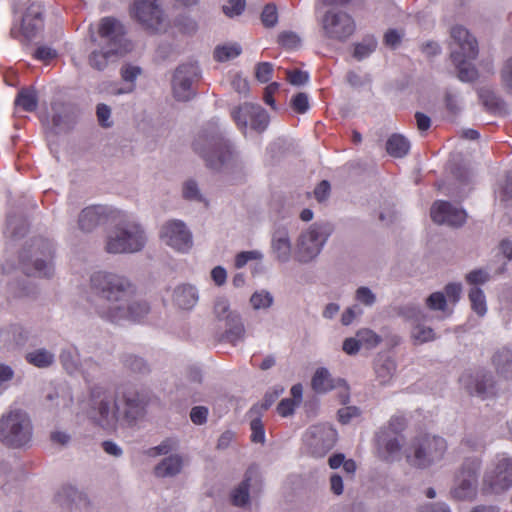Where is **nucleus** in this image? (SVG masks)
Here are the masks:
<instances>
[{
	"label": "nucleus",
	"mask_w": 512,
	"mask_h": 512,
	"mask_svg": "<svg viewBox=\"0 0 512 512\" xmlns=\"http://www.w3.org/2000/svg\"><path fill=\"white\" fill-rule=\"evenodd\" d=\"M411 338L415 344H423L435 339V333L432 328L423 325L414 326L411 332Z\"/></svg>",
	"instance_id": "ea45409f"
},
{
	"label": "nucleus",
	"mask_w": 512,
	"mask_h": 512,
	"mask_svg": "<svg viewBox=\"0 0 512 512\" xmlns=\"http://www.w3.org/2000/svg\"><path fill=\"white\" fill-rule=\"evenodd\" d=\"M195 151L211 169L218 170L232 158L229 145L220 136H199L194 143Z\"/></svg>",
	"instance_id": "9d476101"
},
{
	"label": "nucleus",
	"mask_w": 512,
	"mask_h": 512,
	"mask_svg": "<svg viewBox=\"0 0 512 512\" xmlns=\"http://www.w3.org/2000/svg\"><path fill=\"white\" fill-rule=\"evenodd\" d=\"M123 364L133 372L144 373L148 371L146 362L142 358L134 355L129 354L123 356Z\"/></svg>",
	"instance_id": "de8ad7c7"
},
{
	"label": "nucleus",
	"mask_w": 512,
	"mask_h": 512,
	"mask_svg": "<svg viewBox=\"0 0 512 512\" xmlns=\"http://www.w3.org/2000/svg\"><path fill=\"white\" fill-rule=\"evenodd\" d=\"M251 305L254 309H267L273 303L272 295L267 291L255 292L250 298Z\"/></svg>",
	"instance_id": "c03bdc74"
},
{
	"label": "nucleus",
	"mask_w": 512,
	"mask_h": 512,
	"mask_svg": "<svg viewBox=\"0 0 512 512\" xmlns=\"http://www.w3.org/2000/svg\"><path fill=\"white\" fill-rule=\"evenodd\" d=\"M481 464L479 457H469L464 460L450 491L453 499L471 500L475 497Z\"/></svg>",
	"instance_id": "1a4fd4ad"
},
{
	"label": "nucleus",
	"mask_w": 512,
	"mask_h": 512,
	"mask_svg": "<svg viewBox=\"0 0 512 512\" xmlns=\"http://www.w3.org/2000/svg\"><path fill=\"white\" fill-rule=\"evenodd\" d=\"M357 338H359L361 345H365L369 348H374L378 346L382 341L381 337L378 334H376L373 330L367 328L360 329L357 332Z\"/></svg>",
	"instance_id": "37998d69"
},
{
	"label": "nucleus",
	"mask_w": 512,
	"mask_h": 512,
	"mask_svg": "<svg viewBox=\"0 0 512 512\" xmlns=\"http://www.w3.org/2000/svg\"><path fill=\"white\" fill-rule=\"evenodd\" d=\"M125 409L122 421L127 425L136 423L145 415L146 407L150 402L149 394L146 392L128 391L123 395Z\"/></svg>",
	"instance_id": "a211bd4d"
},
{
	"label": "nucleus",
	"mask_w": 512,
	"mask_h": 512,
	"mask_svg": "<svg viewBox=\"0 0 512 512\" xmlns=\"http://www.w3.org/2000/svg\"><path fill=\"white\" fill-rule=\"evenodd\" d=\"M332 226L328 223H314L303 231L296 245V258L307 263L316 258L332 234Z\"/></svg>",
	"instance_id": "0eeeda50"
},
{
	"label": "nucleus",
	"mask_w": 512,
	"mask_h": 512,
	"mask_svg": "<svg viewBox=\"0 0 512 512\" xmlns=\"http://www.w3.org/2000/svg\"><path fill=\"white\" fill-rule=\"evenodd\" d=\"M386 149L389 155L402 158L409 152L410 142L401 134H393L387 140Z\"/></svg>",
	"instance_id": "7c9ffc66"
},
{
	"label": "nucleus",
	"mask_w": 512,
	"mask_h": 512,
	"mask_svg": "<svg viewBox=\"0 0 512 512\" xmlns=\"http://www.w3.org/2000/svg\"><path fill=\"white\" fill-rule=\"evenodd\" d=\"M447 299L441 292H434L426 299V305L431 310L444 311L446 308Z\"/></svg>",
	"instance_id": "603ef678"
},
{
	"label": "nucleus",
	"mask_w": 512,
	"mask_h": 512,
	"mask_svg": "<svg viewBox=\"0 0 512 512\" xmlns=\"http://www.w3.org/2000/svg\"><path fill=\"white\" fill-rule=\"evenodd\" d=\"M106 217V210L102 206H89L83 209L78 218L79 228L83 232L95 229Z\"/></svg>",
	"instance_id": "5701e85b"
},
{
	"label": "nucleus",
	"mask_w": 512,
	"mask_h": 512,
	"mask_svg": "<svg viewBox=\"0 0 512 512\" xmlns=\"http://www.w3.org/2000/svg\"><path fill=\"white\" fill-rule=\"evenodd\" d=\"M86 496L71 485L61 487L55 495V501L64 507L86 504Z\"/></svg>",
	"instance_id": "a878e982"
},
{
	"label": "nucleus",
	"mask_w": 512,
	"mask_h": 512,
	"mask_svg": "<svg viewBox=\"0 0 512 512\" xmlns=\"http://www.w3.org/2000/svg\"><path fill=\"white\" fill-rule=\"evenodd\" d=\"M355 300L364 306L371 307L376 303L377 298L370 288L361 286L355 291Z\"/></svg>",
	"instance_id": "49530a36"
},
{
	"label": "nucleus",
	"mask_w": 512,
	"mask_h": 512,
	"mask_svg": "<svg viewBox=\"0 0 512 512\" xmlns=\"http://www.w3.org/2000/svg\"><path fill=\"white\" fill-rule=\"evenodd\" d=\"M99 35L106 41V49L93 51L89 56V64L99 71L105 69L109 57L122 53V41L124 36L123 26L114 18H103L99 25Z\"/></svg>",
	"instance_id": "423d86ee"
},
{
	"label": "nucleus",
	"mask_w": 512,
	"mask_h": 512,
	"mask_svg": "<svg viewBox=\"0 0 512 512\" xmlns=\"http://www.w3.org/2000/svg\"><path fill=\"white\" fill-rule=\"evenodd\" d=\"M298 406L295 400L286 398L280 401L277 405V412L282 417L290 416L294 413L295 407Z\"/></svg>",
	"instance_id": "774afa93"
},
{
	"label": "nucleus",
	"mask_w": 512,
	"mask_h": 512,
	"mask_svg": "<svg viewBox=\"0 0 512 512\" xmlns=\"http://www.w3.org/2000/svg\"><path fill=\"white\" fill-rule=\"evenodd\" d=\"M396 369L395 362L389 357H380L375 362V373L380 383H387Z\"/></svg>",
	"instance_id": "72a5a7b5"
},
{
	"label": "nucleus",
	"mask_w": 512,
	"mask_h": 512,
	"mask_svg": "<svg viewBox=\"0 0 512 512\" xmlns=\"http://www.w3.org/2000/svg\"><path fill=\"white\" fill-rule=\"evenodd\" d=\"M97 118L102 127H110L112 122L110 121L111 109L106 104H98L97 106Z\"/></svg>",
	"instance_id": "69168bd1"
},
{
	"label": "nucleus",
	"mask_w": 512,
	"mask_h": 512,
	"mask_svg": "<svg viewBox=\"0 0 512 512\" xmlns=\"http://www.w3.org/2000/svg\"><path fill=\"white\" fill-rule=\"evenodd\" d=\"M488 272L483 269H476L466 275V281L470 285L484 284L489 280Z\"/></svg>",
	"instance_id": "13d9d810"
},
{
	"label": "nucleus",
	"mask_w": 512,
	"mask_h": 512,
	"mask_svg": "<svg viewBox=\"0 0 512 512\" xmlns=\"http://www.w3.org/2000/svg\"><path fill=\"white\" fill-rule=\"evenodd\" d=\"M258 474L253 468H250L245 475V479L236 487L232 494V503L235 506H244L249 500V490L252 485L258 484Z\"/></svg>",
	"instance_id": "393cba45"
},
{
	"label": "nucleus",
	"mask_w": 512,
	"mask_h": 512,
	"mask_svg": "<svg viewBox=\"0 0 512 512\" xmlns=\"http://www.w3.org/2000/svg\"><path fill=\"white\" fill-rule=\"evenodd\" d=\"M380 452L386 460L398 458L401 452L400 436L391 435L387 431H380L377 436Z\"/></svg>",
	"instance_id": "b1692460"
},
{
	"label": "nucleus",
	"mask_w": 512,
	"mask_h": 512,
	"mask_svg": "<svg viewBox=\"0 0 512 512\" xmlns=\"http://www.w3.org/2000/svg\"><path fill=\"white\" fill-rule=\"evenodd\" d=\"M131 15L146 29L159 31L165 17L158 0H134Z\"/></svg>",
	"instance_id": "2eb2a0df"
},
{
	"label": "nucleus",
	"mask_w": 512,
	"mask_h": 512,
	"mask_svg": "<svg viewBox=\"0 0 512 512\" xmlns=\"http://www.w3.org/2000/svg\"><path fill=\"white\" fill-rule=\"evenodd\" d=\"M231 117L237 127L246 132L248 125L259 133L263 132L269 124V115L258 104L244 103L232 109Z\"/></svg>",
	"instance_id": "ddd939ff"
},
{
	"label": "nucleus",
	"mask_w": 512,
	"mask_h": 512,
	"mask_svg": "<svg viewBox=\"0 0 512 512\" xmlns=\"http://www.w3.org/2000/svg\"><path fill=\"white\" fill-rule=\"evenodd\" d=\"M261 21L265 27H273L278 21L277 8L273 4L264 7L261 14Z\"/></svg>",
	"instance_id": "8fccbe9b"
},
{
	"label": "nucleus",
	"mask_w": 512,
	"mask_h": 512,
	"mask_svg": "<svg viewBox=\"0 0 512 512\" xmlns=\"http://www.w3.org/2000/svg\"><path fill=\"white\" fill-rule=\"evenodd\" d=\"M501 80L503 87L512 94V57L505 62L501 70Z\"/></svg>",
	"instance_id": "4d7b16f0"
},
{
	"label": "nucleus",
	"mask_w": 512,
	"mask_h": 512,
	"mask_svg": "<svg viewBox=\"0 0 512 512\" xmlns=\"http://www.w3.org/2000/svg\"><path fill=\"white\" fill-rule=\"evenodd\" d=\"M228 318V322L224 323L222 339L235 345L244 339L245 328L239 315L228 316Z\"/></svg>",
	"instance_id": "cd10ccee"
},
{
	"label": "nucleus",
	"mask_w": 512,
	"mask_h": 512,
	"mask_svg": "<svg viewBox=\"0 0 512 512\" xmlns=\"http://www.w3.org/2000/svg\"><path fill=\"white\" fill-rule=\"evenodd\" d=\"M377 47V41L374 38H368L355 46L354 57L362 60L368 57Z\"/></svg>",
	"instance_id": "79ce46f5"
},
{
	"label": "nucleus",
	"mask_w": 512,
	"mask_h": 512,
	"mask_svg": "<svg viewBox=\"0 0 512 512\" xmlns=\"http://www.w3.org/2000/svg\"><path fill=\"white\" fill-rule=\"evenodd\" d=\"M201 79V70L196 63L178 66L172 78V92L178 101H189L196 95V84Z\"/></svg>",
	"instance_id": "9b49d317"
},
{
	"label": "nucleus",
	"mask_w": 512,
	"mask_h": 512,
	"mask_svg": "<svg viewBox=\"0 0 512 512\" xmlns=\"http://www.w3.org/2000/svg\"><path fill=\"white\" fill-rule=\"evenodd\" d=\"M431 218L437 224L458 227L466 221V212L447 201H436L431 207Z\"/></svg>",
	"instance_id": "6ab92c4d"
},
{
	"label": "nucleus",
	"mask_w": 512,
	"mask_h": 512,
	"mask_svg": "<svg viewBox=\"0 0 512 512\" xmlns=\"http://www.w3.org/2000/svg\"><path fill=\"white\" fill-rule=\"evenodd\" d=\"M311 386L317 393H325L333 388V380L326 368H318L312 378Z\"/></svg>",
	"instance_id": "f704fd0d"
},
{
	"label": "nucleus",
	"mask_w": 512,
	"mask_h": 512,
	"mask_svg": "<svg viewBox=\"0 0 512 512\" xmlns=\"http://www.w3.org/2000/svg\"><path fill=\"white\" fill-rule=\"evenodd\" d=\"M60 362L63 368L70 375L77 374L80 371V355L75 347L63 349L60 353Z\"/></svg>",
	"instance_id": "c756f323"
},
{
	"label": "nucleus",
	"mask_w": 512,
	"mask_h": 512,
	"mask_svg": "<svg viewBox=\"0 0 512 512\" xmlns=\"http://www.w3.org/2000/svg\"><path fill=\"white\" fill-rule=\"evenodd\" d=\"M183 196L190 201L202 202L203 197L197 183L194 180H187L183 185Z\"/></svg>",
	"instance_id": "09e8293b"
},
{
	"label": "nucleus",
	"mask_w": 512,
	"mask_h": 512,
	"mask_svg": "<svg viewBox=\"0 0 512 512\" xmlns=\"http://www.w3.org/2000/svg\"><path fill=\"white\" fill-rule=\"evenodd\" d=\"M42 13L43 8L39 3H31L26 9L22 18L21 29L27 39L33 38L41 30L43 25Z\"/></svg>",
	"instance_id": "4be33fe9"
},
{
	"label": "nucleus",
	"mask_w": 512,
	"mask_h": 512,
	"mask_svg": "<svg viewBox=\"0 0 512 512\" xmlns=\"http://www.w3.org/2000/svg\"><path fill=\"white\" fill-rule=\"evenodd\" d=\"M336 440L337 431L327 424L314 425L305 435L309 450L316 457L326 455L334 447Z\"/></svg>",
	"instance_id": "dca6fc26"
},
{
	"label": "nucleus",
	"mask_w": 512,
	"mask_h": 512,
	"mask_svg": "<svg viewBox=\"0 0 512 512\" xmlns=\"http://www.w3.org/2000/svg\"><path fill=\"white\" fill-rule=\"evenodd\" d=\"M451 53L458 78L464 82H471L477 78V70L471 63L478 55V43L470 32L462 27L455 26L451 29Z\"/></svg>",
	"instance_id": "f03ea898"
},
{
	"label": "nucleus",
	"mask_w": 512,
	"mask_h": 512,
	"mask_svg": "<svg viewBox=\"0 0 512 512\" xmlns=\"http://www.w3.org/2000/svg\"><path fill=\"white\" fill-rule=\"evenodd\" d=\"M33 426L21 409L10 410L0 418V442L8 447L26 446L32 439Z\"/></svg>",
	"instance_id": "39448f33"
},
{
	"label": "nucleus",
	"mask_w": 512,
	"mask_h": 512,
	"mask_svg": "<svg viewBox=\"0 0 512 512\" xmlns=\"http://www.w3.org/2000/svg\"><path fill=\"white\" fill-rule=\"evenodd\" d=\"M214 314L216 318L223 323L228 322V316L238 315L236 312L230 309V305L227 299L218 298L214 304Z\"/></svg>",
	"instance_id": "a19ab883"
},
{
	"label": "nucleus",
	"mask_w": 512,
	"mask_h": 512,
	"mask_svg": "<svg viewBox=\"0 0 512 512\" xmlns=\"http://www.w3.org/2000/svg\"><path fill=\"white\" fill-rule=\"evenodd\" d=\"M25 359L29 364L35 367L47 368L54 363L55 356L52 352L40 348L27 353Z\"/></svg>",
	"instance_id": "473e14b6"
},
{
	"label": "nucleus",
	"mask_w": 512,
	"mask_h": 512,
	"mask_svg": "<svg viewBox=\"0 0 512 512\" xmlns=\"http://www.w3.org/2000/svg\"><path fill=\"white\" fill-rule=\"evenodd\" d=\"M245 7V0H229L227 4L223 6V12L229 16H237L241 14Z\"/></svg>",
	"instance_id": "680f3d73"
},
{
	"label": "nucleus",
	"mask_w": 512,
	"mask_h": 512,
	"mask_svg": "<svg viewBox=\"0 0 512 512\" xmlns=\"http://www.w3.org/2000/svg\"><path fill=\"white\" fill-rule=\"evenodd\" d=\"M462 385L471 394H475L481 398H486L493 394L494 383L490 375L477 372L475 375L463 374L460 378Z\"/></svg>",
	"instance_id": "aec40b11"
},
{
	"label": "nucleus",
	"mask_w": 512,
	"mask_h": 512,
	"mask_svg": "<svg viewBox=\"0 0 512 512\" xmlns=\"http://www.w3.org/2000/svg\"><path fill=\"white\" fill-rule=\"evenodd\" d=\"M278 40L281 46L289 49L296 48L300 44V38L292 32H284L280 34Z\"/></svg>",
	"instance_id": "0e129e2a"
},
{
	"label": "nucleus",
	"mask_w": 512,
	"mask_h": 512,
	"mask_svg": "<svg viewBox=\"0 0 512 512\" xmlns=\"http://www.w3.org/2000/svg\"><path fill=\"white\" fill-rule=\"evenodd\" d=\"M492 361L500 373H507L512 370V350L503 348L497 351Z\"/></svg>",
	"instance_id": "4c0bfd02"
},
{
	"label": "nucleus",
	"mask_w": 512,
	"mask_h": 512,
	"mask_svg": "<svg viewBox=\"0 0 512 512\" xmlns=\"http://www.w3.org/2000/svg\"><path fill=\"white\" fill-rule=\"evenodd\" d=\"M208 409L204 406L193 407L190 412L191 421L196 425H202L207 421Z\"/></svg>",
	"instance_id": "338daca9"
},
{
	"label": "nucleus",
	"mask_w": 512,
	"mask_h": 512,
	"mask_svg": "<svg viewBox=\"0 0 512 512\" xmlns=\"http://www.w3.org/2000/svg\"><path fill=\"white\" fill-rule=\"evenodd\" d=\"M406 426L405 418L402 416H394L390 419L388 426L382 431H387L391 435L399 436L400 432L404 430Z\"/></svg>",
	"instance_id": "bf43d9fd"
},
{
	"label": "nucleus",
	"mask_w": 512,
	"mask_h": 512,
	"mask_svg": "<svg viewBox=\"0 0 512 512\" xmlns=\"http://www.w3.org/2000/svg\"><path fill=\"white\" fill-rule=\"evenodd\" d=\"M100 371V365L94 361L92 358H86L81 361L80 371L78 373L82 374L84 379L89 382L93 379L96 374Z\"/></svg>",
	"instance_id": "a18cd8bd"
},
{
	"label": "nucleus",
	"mask_w": 512,
	"mask_h": 512,
	"mask_svg": "<svg viewBox=\"0 0 512 512\" xmlns=\"http://www.w3.org/2000/svg\"><path fill=\"white\" fill-rule=\"evenodd\" d=\"M242 52L238 44L219 45L214 50V59L218 62H226L238 57Z\"/></svg>",
	"instance_id": "c9c22d12"
},
{
	"label": "nucleus",
	"mask_w": 512,
	"mask_h": 512,
	"mask_svg": "<svg viewBox=\"0 0 512 512\" xmlns=\"http://www.w3.org/2000/svg\"><path fill=\"white\" fill-rule=\"evenodd\" d=\"M291 250L292 243L288 229L284 226L276 227L271 236V251L274 258L281 263H286L291 258Z\"/></svg>",
	"instance_id": "412c9836"
},
{
	"label": "nucleus",
	"mask_w": 512,
	"mask_h": 512,
	"mask_svg": "<svg viewBox=\"0 0 512 512\" xmlns=\"http://www.w3.org/2000/svg\"><path fill=\"white\" fill-rule=\"evenodd\" d=\"M16 108H20L26 112H32L37 108L38 97L34 88L21 89L15 99Z\"/></svg>",
	"instance_id": "2f4dec72"
},
{
	"label": "nucleus",
	"mask_w": 512,
	"mask_h": 512,
	"mask_svg": "<svg viewBox=\"0 0 512 512\" xmlns=\"http://www.w3.org/2000/svg\"><path fill=\"white\" fill-rule=\"evenodd\" d=\"M90 415L92 420L108 431H115L122 421L116 394L104 384L89 388Z\"/></svg>",
	"instance_id": "7ed1b4c3"
},
{
	"label": "nucleus",
	"mask_w": 512,
	"mask_h": 512,
	"mask_svg": "<svg viewBox=\"0 0 512 512\" xmlns=\"http://www.w3.org/2000/svg\"><path fill=\"white\" fill-rule=\"evenodd\" d=\"M469 300L471 302L472 310L479 316H484L487 312L486 297L484 292L478 288L473 287L469 291Z\"/></svg>",
	"instance_id": "e433bc0d"
},
{
	"label": "nucleus",
	"mask_w": 512,
	"mask_h": 512,
	"mask_svg": "<svg viewBox=\"0 0 512 512\" xmlns=\"http://www.w3.org/2000/svg\"><path fill=\"white\" fill-rule=\"evenodd\" d=\"M147 237L142 225L134 220H121L107 233L105 251L110 254H132L141 251Z\"/></svg>",
	"instance_id": "20e7f679"
},
{
	"label": "nucleus",
	"mask_w": 512,
	"mask_h": 512,
	"mask_svg": "<svg viewBox=\"0 0 512 512\" xmlns=\"http://www.w3.org/2000/svg\"><path fill=\"white\" fill-rule=\"evenodd\" d=\"M173 301L181 309H191L198 302V292L191 285L178 286L174 290Z\"/></svg>",
	"instance_id": "bb28decb"
},
{
	"label": "nucleus",
	"mask_w": 512,
	"mask_h": 512,
	"mask_svg": "<svg viewBox=\"0 0 512 512\" xmlns=\"http://www.w3.org/2000/svg\"><path fill=\"white\" fill-rule=\"evenodd\" d=\"M174 442L167 439L158 446L152 447L147 450V455L150 457H156L159 455H166L174 449Z\"/></svg>",
	"instance_id": "e2e57ef3"
},
{
	"label": "nucleus",
	"mask_w": 512,
	"mask_h": 512,
	"mask_svg": "<svg viewBox=\"0 0 512 512\" xmlns=\"http://www.w3.org/2000/svg\"><path fill=\"white\" fill-rule=\"evenodd\" d=\"M182 469V458L179 455H171L163 459L154 468V474L157 477H173L180 473Z\"/></svg>",
	"instance_id": "c85d7f7f"
},
{
	"label": "nucleus",
	"mask_w": 512,
	"mask_h": 512,
	"mask_svg": "<svg viewBox=\"0 0 512 512\" xmlns=\"http://www.w3.org/2000/svg\"><path fill=\"white\" fill-rule=\"evenodd\" d=\"M483 481L494 493L508 490L512 486V458L498 456L492 467L485 472Z\"/></svg>",
	"instance_id": "4468645a"
},
{
	"label": "nucleus",
	"mask_w": 512,
	"mask_h": 512,
	"mask_svg": "<svg viewBox=\"0 0 512 512\" xmlns=\"http://www.w3.org/2000/svg\"><path fill=\"white\" fill-rule=\"evenodd\" d=\"M273 74V65L269 62H261L256 66L255 76L258 81L267 83Z\"/></svg>",
	"instance_id": "6e6d98bb"
},
{
	"label": "nucleus",
	"mask_w": 512,
	"mask_h": 512,
	"mask_svg": "<svg viewBox=\"0 0 512 512\" xmlns=\"http://www.w3.org/2000/svg\"><path fill=\"white\" fill-rule=\"evenodd\" d=\"M447 451V442L436 435H424L415 440L413 456L407 454L410 463L418 467H427L441 460Z\"/></svg>",
	"instance_id": "6e6552de"
},
{
	"label": "nucleus",
	"mask_w": 512,
	"mask_h": 512,
	"mask_svg": "<svg viewBox=\"0 0 512 512\" xmlns=\"http://www.w3.org/2000/svg\"><path fill=\"white\" fill-rule=\"evenodd\" d=\"M251 428V440L255 443H264L265 431L264 425L260 418H254L250 423Z\"/></svg>",
	"instance_id": "864d4df0"
},
{
	"label": "nucleus",
	"mask_w": 512,
	"mask_h": 512,
	"mask_svg": "<svg viewBox=\"0 0 512 512\" xmlns=\"http://www.w3.org/2000/svg\"><path fill=\"white\" fill-rule=\"evenodd\" d=\"M161 240L171 248L186 252L192 246V235L186 224L181 220H169L160 231Z\"/></svg>",
	"instance_id": "f3484780"
},
{
	"label": "nucleus",
	"mask_w": 512,
	"mask_h": 512,
	"mask_svg": "<svg viewBox=\"0 0 512 512\" xmlns=\"http://www.w3.org/2000/svg\"><path fill=\"white\" fill-rule=\"evenodd\" d=\"M90 292L104 301L97 305V314L110 321L121 319L140 320L148 314L147 302L132 301L136 288L125 276L107 271H98L90 277Z\"/></svg>",
	"instance_id": "f257e3e1"
},
{
	"label": "nucleus",
	"mask_w": 512,
	"mask_h": 512,
	"mask_svg": "<svg viewBox=\"0 0 512 512\" xmlns=\"http://www.w3.org/2000/svg\"><path fill=\"white\" fill-rule=\"evenodd\" d=\"M321 27L326 38L344 42L354 33L356 25L348 13L330 9L322 17Z\"/></svg>",
	"instance_id": "f8f14e48"
},
{
	"label": "nucleus",
	"mask_w": 512,
	"mask_h": 512,
	"mask_svg": "<svg viewBox=\"0 0 512 512\" xmlns=\"http://www.w3.org/2000/svg\"><path fill=\"white\" fill-rule=\"evenodd\" d=\"M120 74L125 84L135 85V80L141 74V69L138 66L127 64L121 68Z\"/></svg>",
	"instance_id": "5fc2aeb1"
},
{
	"label": "nucleus",
	"mask_w": 512,
	"mask_h": 512,
	"mask_svg": "<svg viewBox=\"0 0 512 512\" xmlns=\"http://www.w3.org/2000/svg\"><path fill=\"white\" fill-rule=\"evenodd\" d=\"M134 89H135L134 84H125L124 86L119 87V85L114 82H103L99 87V91L101 93H105V94L111 95V96L129 94V93H132L134 91Z\"/></svg>",
	"instance_id": "58836bf2"
},
{
	"label": "nucleus",
	"mask_w": 512,
	"mask_h": 512,
	"mask_svg": "<svg viewBox=\"0 0 512 512\" xmlns=\"http://www.w3.org/2000/svg\"><path fill=\"white\" fill-rule=\"evenodd\" d=\"M262 258L263 254L258 250L243 251L236 255L235 267L242 268L247 264L248 261L261 260Z\"/></svg>",
	"instance_id": "3c124183"
},
{
	"label": "nucleus",
	"mask_w": 512,
	"mask_h": 512,
	"mask_svg": "<svg viewBox=\"0 0 512 512\" xmlns=\"http://www.w3.org/2000/svg\"><path fill=\"white\" fill-rule=\"evenodd\" d=\"M292 108L298 113H305L309 109L308 96L305 93L296 94L291 100Z\"/></svg>",
	"instance_id": "052dcab7"
}]
</instances>
